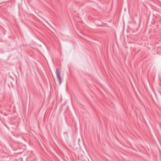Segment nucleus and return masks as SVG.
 I'll list each match as a JSON object with an SVG mask.
<instances>
[{
  "instance_id": "nucleus-1",
  "label": "nucleus",
  "mask_w": 161,
  "mask_h": 161,
  "mask_svg": "<svg viewBox=\"0 0 161 161\" xmlns=\"http://www.w3.org/2000/svg\"><path fill=\"white\" fill-rule=\"evenodd\" d=\"M56 74L57 78L59 81V85H60L61 84V82L60 77V70L57 68L56 69Z\"/></svg>"
}]
</instances>
